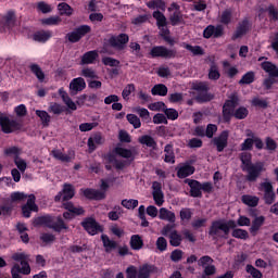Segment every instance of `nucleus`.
Masks as SVG:
<instances>
[{
  "label": "nucleus",
  "mask_w": 278,
  "mask_h": 278,
  "mask_svg": "<svg viewBox=\"0 0 278 278\" xmlns=\"http://www.w3.org/2000/svg\"><path fill=\"white\" fill-rule=\"evenodd\" d=\"M208 79H213L214 81L220 79V72H218V66L216 64H212L208 71Z\"/></svg>",
  "instance_id": "49530a36"
},
{
  "label": "nucleus",
  "mask_w": 278,
  "mask_h": 278,
  "mask_svg": "<svg viewBox=\"0 0 278 278\" xmlns=\"http://www.w3.org/2000/svg\"><path fill=\"white\" fill-rule=\"evenodd\" d=\"M147 5L150 8V10H166V3L162 0H150L147 2Z\"/></svg>",
  "instance_id": "79ce46f5"
},
{
  "label": "nucleus",
  "mask_w": 278,
  "mask_h": 278,
  "mask_svg": "<svg viewBox=\"0 0 278 278\" xmlns=\"http://www.w3.org/2000/svg\"><path fill=\"white\" fill-rule=\"evenodd\" d=\"M152 197L155 205L162 207L164 205V192H162V184L154 181L152 184Z\"/></svg>",
  "instance_id": "f8f14e48"
},
{
  "label": "nucleus",
  "mask_w": 278,
  "mask_h": 278,
  "mask_svg": "<svg viewBox=\"0 0 278 278\" xmlns=\"http://www.w3.org/2000/svg\"><path fill=\"white\" fill-rule=\"evenodd\" d=\"M114 155H118L119 157H124L125 160H134L136 157V150L135 149H127L121 146H117L113 150Z\"/></svg>",
  "instance_id": "aec40b11"
},
{
  "label": "nucleus",
  "mask_w": 278,
  "mask_h": 278,
  "mask_svg": "<svg viewBox=\"0 0 278 278\" xmlns=\"http://www.w3.org/2000/svg\"><path fill=\"white\" fill-rule=\"evenodd\" d=\"M185 49L187 51H190L193 55H203V48L200 46H191V45H185Z\"/></svg>",
  "instance_id": "5fc2aeb1"
},
{
  "label": "nucleus",
  "mask_w": 278,
  "mask_h": 278,
  "mask_svg": "<svg viewBox=\"0 0 278 278\" xmlns=\"http://www.w3.org/2000/svg\"><path fill=\"white\" fill-rule=\"evenodd\" d=\"M190 175H194V166L190 165V163H184L177 167V177L179 179H186Z\"/></svg>",
  "instance_id": "412c9836"
},
{
  "label": "nucleus",
  "mask_w": 278,
  "mask_h": 278,
  "mask_svg": "<svg viewBox=\"0 0 278 278\" xmlns=\"http://www.w3.org/2000/svg\"><path fill=\"white\" fill-rule=\"evenodd\" d=\"M265 220L266 217L264 216L255 217L250 228L251 233H257V231H260V229L262 228V225H264Z\"/></svg>",
  "instance_id": "c9c22d12"
},
{
  "label": "nucleus",
  "mask_w": 278,
  "mask_h": 278,
  "mask_svg": "<svg viewBox=\"0 0 278 278\" xmlns=\"http://www.w3.org/2000/svg\"><path fill=\"white\" fill-rule=\"evenodd\" d=\"M135 91H136V86L134 84H128L122 92L123 99L125 100L129 99V96L131 94V92H135Z\"/></svg>",
  "instance_id": "680f3d73"
},
{
  "label": "nucleus",
  "mask_w": 278,
  "mask_h": 278,
  "mask_svg": "<svg viewBox=\"0 0 278 278\" xmlns=\"http://www.w3.org/2000/svg\"><path fill=\"white\" fill-rule=\"evenodd\" d=\"M81 225L90 236H97L101 231V226L92 217L86 218Z\"/></svg>",
  "instance_id": "2eb2a0df"
},
{
  "label": "nucleus",
  "mask_w": 278,
  "mask_h": 278,
  "mask_svg": "<svg viewBox=\"0 0 278 278\" xmlns=\"http://www.w3.org/2000/svg\"><path fill=\"white\" fill-rule=\"evenodd\" d=\"M247 273H249L253 278H262V271L253 267V265H247Z\"/></svg>",
  "instance_id": "774afa93"
},
{
  "label": "nucleus",
  "mask_w": 278,
  "mask_h": 278,
  "mask_svg": "<svg viewBox=\"0 0 278 278\" xmlns=\"http://www.w3.org/2000/svg\"><path fill=\"white\" fill-rule=\"evenodd\" d=\"M240 160L242 162V170L248 173L247 180L248 181H257V178L262 173H264V163H251V153L242 152L240 155Z\"/></svg>",
  "instance_id": "f257e3e1"
},
{
  "label": "nucleus",
  "mask_w": 278,
  "mask_h": 278,
  "mask_svg": "<svg viewBox=\"0 0 278 278\" xmlns=\"http://www.w3.org/2000/svg\"><path fill=\"white\" fill-rule=\"evenodd\" d=\"M153 18H155L159 29H162V27H166V16H164L162 12L154 11Z\"/></svg>",
  "instance_id": "a19ab883"
},
{
  "label": "nucleus",
  "mask_w": 278,
  "mask_h": 278,
  "mask_svg": "<svg viewBox=\"0 0 278 278\" xmlns=\"http://www.w3.org/2000/svg\"><path fill=\"white\" fill-rule=\"evenodd\" d=\"M59 13L62 16H72L73 15V8L68 5L66 2H62L58 5Z\"/></svg>",
  "instance_id": "ea45409f"
},
{
  "label": "nucleus",
  "mask_w": 278,
  "mask_h": 278,
  "mask_svg": "<svg viewBox=\"0 0 278 278\" xmlns=\"http://www.w3.org/2000/svg\"><path fill=\"white\" fill-rule=\"evenodd\" d=\"M225 71L228 75V77H236V74L238 73V67L236 66H229V62H224Z\"/></svg>",
  "instance_id": "69168bd1"
},
{
  "label": "nucleus",
  "mask_w": 278,
  "mask_h": 278,
  "mask_svg": "<svg viewBox=\"0 0 278 278\" xmlns=\"http://www.w3.org/2000/svg\"><path fill=\"white\" fill-rule=\"evenodd\" d=\"M39 225H46L50 229H54V231H62V229H68V226L64 223L62 217H51V216H42L38 218Z\"/></svg>",
  "instance_id": "39448f33"
},
{
  "label": "nucleus",
  "mask_w": 278,
  "mask_h": 278,
  "mask_svg": "<svg viewBox=\"0 0 278 278\" xmlns=\"http://www.w3.org/2000/svg\"><path fill=\"white\" fill-rule=\"evenodd\" d=\"M15 24H16V13L14 11H8L2 16V25H4V27H14Z\"/></svg>",
  "instance_id": "c85d7f7f"
},
{
  "label": "nucleus",
  "mask_w": 278,
  "mask_h": 278,
  "mask_svg": "<svg viewBox=\"0 0 278 278\" xmlns=\"http://www.w3.org/2000/svg\"><path fill=\"white\" fill-rule=\"evenodd\" d=\"M23 199H27V195H25L23 192L16 191L11 193L9 201L11 203H16L18 201H23Z\"/></svg>",
  "instance_id": "bf43d9fd"
},
{
  "label": "nucleus",
  "mask_w": 278,
  "mask_h": 278,
  "mask_svg": "<svg viewBox=\"0 0 278 278\" xmlns=\"http://www.w3.org/2000/svg\"><path fill=\"white\" fill-rule=\"evenodd\" d=\"M51 154H52V157H54L55 160H60V162H72V160H75V153L74 152H70L68 154H64L60 150H53L51 152Z\"/></svg>",
  "instance_id": "bb28decb"
},
{
  "label": "nucleus",
  "mask_w": 278,
  "mask_h": 278,
  "mask_svg": "<svg viewBox=\"0 0 278 278\" xmlns=\"http://www.w3.org/2000/svg\"><path fill=\"white\" fill-rule=\"evenodd\" d=\"M150 55H151V58L170 59V58H175V51L168 50L167 48L162 47V46H156L151 49Z\"/></svg>",
  "instance_id": "9b49d317"
},
{
  "label": "nucleus",
  "mask_w": 278,
  "mask_h": 278,
  "mask_svg": "<svg viewBox=\"0 0 278 278\" xmlns=\"http://www.w3.org/2000/svg\"><path fill=\"white\" fill-rule=\"evenodd\" d=\"M73 197H75V187L71 184H65L62 191L55 195L54 201H71Z\"/></svg>",
  "instance_id": "9d476101"
},
{
  "label": "nucleus",
  "mask_w": 278,
  "mask_h": 278,
  "mask_svg": "<svg viewBox=\"0 0 278 278\" xmlns=\"http://www.w3.org/2000/svg\"><path fill=\"white\" fill-rule=\"evenodd\" d=\"M129 42V36L127 34H121L115 37H111L109 40V45L114 47V49H125V45Z\"/></svg>",
  "instance_id": "f3484780"
},
{
  "label": "nucleus",
  "mask_w": 278,
  "mask_h": 278,
  "mask_svg": "<svg viewBox=\"0 0 278 278\" xmlns=\"http://www.w3.org/2000/svg\"><path fill=\"white\" fill-rule=\"evenodd\" d=\"M42 25H59V23H62V18L60 16H51L41 20Z\"/></svg>",
  "instance_id": "4d7b16f0"
},
{
  "label": "nucleus",
  "mask_w": 278,
  "mask_h": 278,
  "mask_svg": "<svg viewBox=\"0 0 278 278\" xmlns=\"http://www.w3.org/2000/svg\"><path fill=\"white\" fill-rule=\"evenodd\" d=\"M139 142L146 144V147H151L152 149L155 147V140H153L151 136H142L139 138Z\"/></svg>",
  "instance_id": "052dcab7"
},
{
  "label": "nucleus",
  "mask_w": 278,
  "mask_h": 278,
  "mask_svg": "<svg viewBox=\"0 0 278 278\" xmlns=\"http://www.w3.org/2000/svg\"><path fill=\"white\" fill-rule=\"evenodd\" d=\"M90 26L83 25L78 28H76L74 31L66 35V38L70 40V42H79L86 34H90Z\"/></svg>",
  "instance_id": "1a4fd4ad"
},
{
  "label": "nucleus",
  "mask_w": 278,
  "mask_h": 278,
  "mask_svg": "<svg viewBox=\"0 0 278 278\" xmlns=\"http://www.w3.org/2000/svg\"><path fill=\"white\" fill-rule=\"evenodd\" d=\"M63 205L64 210H67V212L63 213L65 220H73L75 216H81V214H84V208L81 206H75L71 202H67Z\"/></svg>",
  "instance_id": "6e6552de"
},
{
  "label": "nucleus",
  "mask_w": 278,
  "mask_h": 278,
  "mask_svg": "<svg viewBox=\"0 0 278 278\" xmlns=\"http://www.w3.org/2000/svg\"><path fill=\"white\" fill-rule=\"evenodd\" d=\"M97 58H99L97 51H89L83 55L81 64H92Z\"/></svg>",
  "instance_id": "4c0bfd02"
},
{
  "label": "nucleus",
  "mask_w": 278,
  "mask_h": 278,
  "mask_svg": "<svg viewBox=\"0 0 278 278\" xmlns=\"http://www.w3.org/2000/svg\"><path fill=\"white\" fill-rule=\"evenodd\" d=\"M106 162H109V164H112V166H115V168H118V169L125 167V163L118 162V160H116V156H114V154L108 155Z\"/></svg>",
  "instance_id": "8fccbe9b"
},
{
  "label": "nucleus",
  "mask_w": 278,
  "mask_h": 278,
  "mask_svg": "<svg viewBox=\"0 0 278 278\" xmlns=\"http://www.w3.org/2000/svg\"><path fill=\"white\" fill-rule=\"evenodd\" d=\"M122 205L123 207H126V210H136V206L138 205V200L126 199L122 201Z\"/></svg>",
  "instance_id": "e2e57ef3"
},
{
  "label": "nucleus",
  "mask_w": 278,
  "mask_h": 278,
  "mask_svg": "<svg viewBox=\"0 0 278 278\" xmlns=\"http://www.w3.org/2000/svg\"><path fill=\"white\" fill-rule=\"evenodd\" d=\"M102 63L104 64V66H111V67L121 66V61L116 59H112L110 56L103 58Z\"/></svg>",
  "instance_id": "6e6d98bb"
},
{
  "label": "nucleus",
  "mask_w": 278,
  "mask_h": 278,
  "mask_svg": "<svg viewBox=\"0 0 278 278\" xmlns=\"http://www.w3.org/2000/svg\"><path fill=\"white\" fill-rule=\"evenodd\" d=\"M258 190L260 192H264V194L273 192V184L266 179L258 185Z\"/></svg>",
  "instance_id": "3c124183"
},
{
  "label": "nucleus",
  "mask_w": 278,
  "mask_h": 278,
  "mask_svg": "<svg viewBox=\"0 0 278 278\" xmlns=\"http://www.w3.org/2000/svg\"><path fill=\"white\" fill-rule=\"evenodd\" d=\"M30 71H31V73H34V75H36V77L39 81H45V72H42L40 66L34 64L30 66Z\"/></svg>",
  "instance_id": "09e8293b"
},
{
  "label": "nucleus",
  "mask_w": 278,
  "mask_h": 278,
  "mask_svg": "<svg viewBox=\"0 0 278 278\" xmlns=\"http://www.w3.org/2000/svg\"><path fill=\"white\" fill-rule=\"evenodd\" d=\"M174 225L167 224L161 230L162 236H168L172 247H179L181 244V235L174 229Z\"/></svg>",
  "instance_id": "423d86ee"
},
{
  "label": "nucleus",
  "mask_w": 278,
  "mask_h": 278,
  "mask_svg": "<svg viewBox=\"0 0 278 278\" xmlns=\"http://www.w3.org/2000/svg\"><path fill=\"white\" fill-rule=\"evenodd\" d=\"M85 88H86V80H84V78L81 77L74 78L70 83V92L72 94H77V92H81V90H84Z\"/></svg>",
  "instance_id": "4be33fe9"
},
{
  "label": "nucleus",
  "mask_w": 278,
  "mask_h": 278,
  "mask_svg": "<svg viewBox=\"0 0 278 278\" xmlns=\"http://www.w3.org/2000/svg\"><path fill=\"white\" fill-rule=\"evenodd\" d=\"M220 34H223V28H220V26L214 27L210 25L203 31L204 38H212V36H214V38H218Z\"/></svg>",
  "instance_id": "c756f323"
},
{
  "label": "nucleus",
  "mask_w": 278,
  "mask_h": 278,
  "mask_svg": "<svg viewBox=\"0 0 278 278\" xmlns=\"http://www.w3.org/2000/svg\"><path fill=\"white\" fill-rule=\"evenodd\" d=\"M36 114L40 117V121L43 127H49V123H51V115L47 113V111L37 110Z\"/></svg>",
  "instance_id": "c03bdc74"
},
{
  "label": "nucleus",
  "mask_w": 278,
  "mask_h": 278,
  "mask_svg": "<svg viewBox=\"0 0 278 278\" xmlns=\"http://www.w3.org/2000/svg\"><path fill=\"white\" fill-rule=\"evenodd\" d=\"M185 182L190 187L191 197H201V182L192 179H186Z\"/></svg>",
  "instance_id": "cd10ccee"
},
{
  "label": "nucleus",
  "mask_w": 278,
  "mask_h": 278,
  "mask_svg": "<svg viewBox=\"0 0 278 278\" xmlns=\"http://www.w3.org/2000/svg\"><path fill=\"white\" fill-rule=\"evenodd\" d=\"M23 216L29 218L31 212H38V205H36V195H28L27 203L22 207Z\"/></svg>",
  "instance_id": "4468645a"
},
{
  "label": "nucleus",
  "mask_w": 278,
  "mask_h": 278,
  "mask_svg": "<svg viewBox=\"0 0 278 278\" xmlns=\"http://www.w3.org/2000/svg\"><path fill=\"white\" fill-rule=\"evenodd\" d=\"M237 227L238 225L235 220L218 219L213 222L210 235L213 236V238H227V236H229V231Z\"/></svg>",
  "instance_id": "7ed1b4c3"
},
{
  "label": "nucleus",
  "mask_w": 278,
  "mask_h": 278,
  "mask_svg": "<svg viewBox=\"0 0 278 278\" xmlns=\"http://www.w3.org/2000/svg\"><path fill=\"white\" fill-rule=\"evenodd\" d=\"M165 162L167 164H175V153L173 152V146H165Z\"/></svg>",
  "instance_id": "a18cd8bd"
},
{
  "label": "nucleus",
  "mask_w": 278,
  "mask_h": 278,
  "mask_svg": "<svg viewBox=\"0 0 278 278\" xmlns=\"http://www.w3.org/2000/svg\"><path fill=\"white\" fill-rule=\"evenodd\" d=\"M253 81H255V73L248 72L242 76L239 84H253Z\"/></svg>",
  "instance_id": "864d4df0"
},
{
  "label": "nucleus",
  "mask_w": 278,
  "mask_h": 278,
  "mask_svg": "<svg viewBox=\"0 0 278 278\" xmlns=\"http://www.w3.org/2000/svg\"><path fill=\"white\" fill-rule=\"evenodd\" d=\"M228 139H229V131L227 130H224L218 137L213 139V142L219 153L225 151V148H227Z\"/></svg>",
  "instance_id": "6ab92c4d"
},
{
  "label": "nucleus",
  "mask_w": 278,
  "mask_h": 278,
  "mask_svg": "<svg viewBox=\"0 0 278 278\" xmlns=\"http://www.w3.org/2000/svg\"><path fill=\"white\" fill-rule=\"evenodd\" d=\"M101 239H102L103 247H104L106 253H110L111 251H114V249H116L115 241L110 240V238L108 236L102 235Z\"/></svg>",
  "instance_id": "58836bf2"
},
{
  "label": "nucleus",
  "mask_w": 278,
  "mask_h": 278,
  "mask_svg": "<svg viewBox=\"0 0 278 278\" xmlns=\"http://www.w3.org/2000/svg\"><path fill=\"white\" fill-rule=\"evenodd\" d=\"M236 105H238V96L233 93L224 104L223 114L225 121H229L231 116L237 117L239 121H242V118H247V116H249V110H247L244 106L239 108L233 113Z\"/></svg>",
  "instance_id": "f03ea898"
},
{
  "label": "nucleus",
  "mask_w": 278,
  "mask_h": 278,
  "mask_svg": "<svg viewBox=\"0 0 278 278\" xmlns=\"http://www.w3.org/2000/svg\"><path fill=\"white\" fill-rule=\"evenodd\" d=\"M159 218L160 220H166L167 223H175L177 220L175 212L168 211L166 207H161L159 210Z\"/></svg>",
  "instance_id": "393cba45"
},
{
  "label": "nucleus",
  "mask_w": 278,
  "mask_h": 278,
  "mask_svg": "<svg viewBox=\"0 0 278 278\" xmlns=\"http://www.w3.org/2000/svg\"><path fill=\"white\" fill-rule=\"evenodd\" d=\"M1 128L4 134H12L13 131H16V129H18V123L3 115Z\"/></svg>",
  "instance_id": "a211bd4d"
},
{
  "label": "nucleus",
  "mask_w": 278,
  "mask_h": 278,
  "mask_svg": "<svg viewBox=\"0 0 278 278\" xmlns=\"http://www.w3.org/2000/svg\"><path fill=\"white\" fill-rule=\"evenodd\" d=\"M80 192L84 194V197H86V199H96L97 201L105 199V192H101L99 190L81 189Z\"/></svg>",
  "instance_id": "a878e982"
},
{
  "label": "nucleus",
  "mask_w": 278,
  "mask_h": 278,
  "mask_svg": "<svg viewBox=\"0 0 278 278\" xmlns=\"http://www.w3.org/2000/svg\"><path fill=\"white\" fill-rule=\"evenodd\" d=\"M192 88L193 90H197L198 92L203 94L198 97L200 101H212V99H214V96L212 93H207V91L210 90V86L207 85V83H193Z\"/></svg>",
  "instance_id": "0eeeda50"
},
{
  "label": "nucleus",
  "mask_w": 278,
  "mask_h": 278,
  "mask_svg": "<svg viewBox=\"0 0 278 278\" xmlns=\"http://www.w3.org/2000/svg\"><path fill=\"white\" fill-rule=\"evenodd\" d=\"M261 66L263 71H265V73H268L269 77H278L277 65L266 61V62H263Z\"/></svg>",
  "instance_id": "2f4dec72"
},
{
  "label": "nucleus",
  "mask_w": 278,
  "mask_h": 278,
  "mask_svg": "<svg viewBox=\"0 0 278 278\" xmlns=\"http://www.w3.org/2000/svg\"><path fill=\"white\" fill-rule=\"evenodd\" d=\"M123 214V208L121 206H115L113 211L109 213L110 220H118Z\"/></svg>",
  "instance_id": "603ef678"
},
{
  "label": "nucleus",
  "mask_w": 278,
  "mask_h": 278,
  "mask_svg": "<svg viewBox=\"0 0 278 278\" xmlns=\"http://www.w3.org/2000/svg\"><path fill=\"white\" fill-rule=\"evenodd\" d=\"M21 153H23V151L18 147H10L4 149V155L8 157H13V160L20 157L18 155H21Z\"/></svg>",
  "instance_id": "37998d69"
},
{
  "label": "nucleus",
  "mask_w": 278,
  "mask_h": 278,
  "mask_svg": "<svg viewBox=\"0 0 278 278\" xmlns=\"http://www.w3.org/2000/svg\"><path fill=\"white\" fill-rule=\"evenodd\" d=\"M104 142L105 139H103V136H101V134H96L88 139L89 150L94 151V149H97V144H103Z\"/></svg>",
  "instance_id": "7c9ffc66"
},
{
  "label": "nucleus",
  "mask_w": 278,
  "mask_h": 278,
  "mask_svg": "<svg viewBox=\"0 0 278 278\" xmlns=\"http://www.w3.org/2000/svg\"><path fill=\"white\" fill-rule=\"evenodd\" d=\"M152 94L157 96L159 97H166V94H168V88L166 87V85H155L152 90H151Z\"/></svg>",
  "instance_id": "e433bc0d"
},
{
  "label": "nucleus",
  "mask_w": 278,
  "mask_h": 278,
  "mask_svg": "<svg viewBox=\"0 0 278 278\" xmlns=\"http://www.w3.org/2000/svg\"><path fill=\"white\" fill-rule=\"evenodd\" d=\"M51 36H53V34L51 31L40 30L34 35V40H36L37 42H47V40H49V38H51Z\"/></svg>",
  "instance_id": "f704fd0d"
},
{
  "label": "nucleus",
  "mask_w": 278,
  "mask_h": 278,
  "mask_svg": "<svg viewBox=\"0 0 278 278\" xmlns=\"http://www.w3.org/2000/svg\"><path fill=\"white\" fill-rule=\"evenodd\" d=\"M153 273H155V266L144 264L138 268L137 278H150Z\"/></svg>",
  "instance_id": "b1692460"
},
{
  "label": "nucleus",
  "mask_w": 278,
  "mask_h": 278,
  "mask_svg": "<svg viewBox=\"0 0 278 278\" xmlns=\"http://www.w3.org/2000/svg\"><path fill=\"white\" fill-rule=\"evenodd\" d=\"M126 118L128 123H130V125L135 127V129H140L142 123L140 122V118L138 116H136L135 114H128Z\"/></svg>",
  "instance_id": "de8ad7c7"
},
{
  "label": "nucleus",
  "mask_w": 278,
  "mask_h": 278,
  "mask_svg": "<svg viewBox=\"0 0 278 278\" xmlns=\"http://www.w3.org/2000/svg\"><path fill=\"white\" fill-rule=\"evenodd\" d=\"M129 42V36L127 34H121L115 37H111L109 40V45L114 47V49H125V45Z\"/></svg>",
  "instance_id": "dca6fc26"
},
{
  "label": "nucleus",
  "mask_w": 278,
  "mask_h": 278,
  "mask_svg": "<svg viewBox=\"0 0 278 278\" xmlns=\"http://www.w3.org/2000/svg\"><path fill=\"white\" fill-rule=\"evenodd\" d=\"M37 9L39 10V12H42V14H49V12L53 10V8H51V5L45 1L38 2Z\"/></svg>",
  "instance_id": "13d9d810"
},
{
  "label": "nucleus",
  "mask_w": 278,
  "mask_h": 278,
  "mask_svg": "<svg viewBox=\"0 0 278 278\" xmlns=\"http://www.w3.org/2000/svg\"><path fill=\"white\" fill-rule=\"evenodd\" d=\"M59 94L63 101V103L66 105L67 110H71L72 112H75L77 110V103L71 99L68 93L64 90V88L59 89Z\"/></svg>",
  "instance_id": "5701e85b"
},
{
  "label": "nucleus",
  "mask_w": 278,
  "mask_h": 278,
  "mask_svg": "<svg viewBox=\"0 0 278 278\" xmlns=\"http://www.w3.org/2000/svg\"><path fill=\"white\" fill-rule=\"evenodd\" d=\"M27 254L25 253H15L12 258L14 262H17L11 268L12 278H21V275H29L31 273V267L27 263Z\"/></svg>",
  "instance_id": "20e7f679"
},
{
  "label": "nucleus",
  "mask_w": 278,
  "mask_h": 278,
  "mask_svg": "<svg viewBox=\"0 0 278 278\" xmlns=\"http://www.w3.org/2000/svg\"><path fill=\"white\" fill-rule=\"evenodd\" d=\"M130 247L134 251H140L144 247V241L140 235H132L130 238Z\"/></svg>",
  "instance_id": "72a5a7b5"
},
{
  "label": "nucleus",
  "mask_w": 278,
  "mask_h": 278,
  "mask_svg": "<svg viewBox=\"0 0 278 278\" xmlns=\"http://www.w3.org/2000/svg\"><path fill=\"white\" fill-rule=\"evenodd\" d=\"M168 12H173L169 17L172 25H180V23H184V15H181V11H179V4L173 2L168 8Z\"/></svg>",
  "instance_id": "ddd939ff"
},
{
  "label": "nucleus",
  "mask_w": 278,
  "mask_h": 278,
  "mask_svg": "<svg viewBox=\"0 0 278 278\" xmlns=\"http://www.w3.org/2000/svg\"><path fill=\"white\" fill-rule=\"evenodd\" d=\"M241 201L242 203H244V205H248L249 207H257L260 203V198L257 195L245 194L241 197Z\"/></svg>",
  "instance_id": "473e14b6"
},
{
  "label": "nucleus",
  "mask_w": 278,
  "mask_h": 278,
  "mask_svg": "<svg viewBox=\"0 0 278 278\" xmlns=\"http://www.w3.org/2000/svg\"><path fill=\"white\" fill-rule=\"evenodd\" d=\"M192 218V211L190 208H181L180 210V219L182 223H188Z\"/></svg>",
  "instance_id": "0e129e2a"
},
{
  "label": "nucleus",
  "mask_w": 278,
  "mask_h": 278,
  "mask_svg": "<svg viewBox=\"0 0 278 278\" xmlns=\"http://www.w3.org/2000/svg\"><path fill=\"white\" fill-rule=\"evenodd\" d=\"M232 237L239 238L240 240H247V238H249V232L243 229H235L232 230Z\"/></svg>",
  "instance_id": "338daca9"
}]
</instances>
